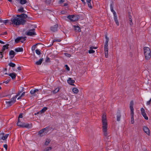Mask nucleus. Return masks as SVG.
<instances>
[{"mask_svg":"<svg viewBox=\"0 0 151 151\" xmlns=\"http://www.w3.org/2000/svg\"><path fill=\"white\" fill-rule=\"evenodd\" d=\"M102 129L104 132V135L106 136L108 135L107 127L108 124L107 121L106 115L104 114L102 117Z\"/></svg>","mask_w":151,"mask_h":151,"instance_id":"nucleus-1","label":"nucleus"},{"mask_svg":"<svg viewBox=\"0 0 151 151\" xmlns=\"http://www.w3.org/2000/svg\"><path fill=\"white\" fill-rule=\"evenodd\" d=\"M11 21L12 24L16 26L19 25L21 24H23L25 23V21L19 16L15 17L11 19Z\"/></svg>","mask_w":151,"mask_h":151,"instance_id":"nucleus-2","label":"nucleus"},{"mask_svg":"<svg viewBox=\"0 0 151 151\" xmlns=\"http://www.w3.org/2000/svg\"><path fill=\"white\" fill-rule=\"evenodd\" d=\"M143 49L145 58L147 60H150L151 58V52L150 49L147 47H145Z\"/></svg>","mask_w":151,"mask_h":151,"instance_id":"nucleus-3","label":"nucleus"},{"mask_svg":"<svg viewBox=\"0 0 151 151\" xmlns=\"http://www.w3.org/2000/svg\"><path fill=\"white\" fill-rule=\"evenodd\" d=\"M67 18L71 21L75 22L79 19V17L78 15H69L67 17Z\"/></svg>","mask_w":151,"mask_h":151,"instance_id":"nucleus-4","label":"nucleus"},{"mask_svg":"<svg viewBox=\"0 0 151 151\" xmlns=\"http://www.w3.org/2000/svg\"><path fill=\"white\" fill-rule=\"evenodd\" d=\"M41 91L40 89H35L32 90L30 92V93L34 96H36L37 94Z\"/></svg>","mask_w":151,"mask_h":151,"instance_id":"nucleus-5","label":"nucleus"},{"mask_svg":"<svg viewBox=\"0 0 151 151\" xmlns=\"http://www.w3.org/2000/svg\"><path fill=\"white\" fill-rule=\"evenodd\" d=\"M47 128L46 127L39 131L38 132V134L40 137L45 135L48 132V130H47Z\"/></svg>","mask_w":151,"mask_h":151,"instance_id":"nucleus-6","label":"nucleus"},{"mask_svg":"<svg viewBox=\"0 0 151 151\" xmlns=\"http://www.w3.org/2000/svg\"><path fill=\"white\" fill-rule=\"evenodd\" d=\"M16 101V99L14 97L12 98L9 101H6V103L9 106H10Z\"/></svg>","mask_w":151,"mask_h":151,"instance_id":"nucleus-7","label":"nucleus"},{"mask_svg":"<svg viewBox=\"0 0 151 151\" xmlns=\"http://www.w3.org/2000/svg\"><path fill=\"white\" fill-rule=\"evenodd\" d=\"M35 30V29H30L27 32L26 35L28 36H33L36 35Z\"/></svg>","mask_w":151,"mask_h":151,"instance_id":"nucleus-8","label":"nucleus"},{"mask_svg":"<svg viewBox=\"0 0 151 151\" xmlns=\"http://www.w3.org/2000/svg\"><path fill=\"white\" fill-rule=\"evenodd\" d=\"M143 130L144 132L148 135H150V130L146 126H144L143 127Z\"/></svg>","mask_w":151,"mask_h":151,"instance_id":"nucleus-9","label":"nucleus"},{"mask_svg":"<svg viewBox=\"0 0 151 151\" xmlns=\"http://www.w3.org/2000/svg\"><path fill=\"white\" fill-rule=\"evenodd\" d=\"M104 50L105 57L106 58L108 57V46L104 45Z\"/></svg>","mask_w":151,"mask_h":151,"instance_id":"nucleus-10","label":"nucleus"},{"mask_svg":"<svg viewBox=\"0 0 151 151\" xmlns=\"http://www.w3.org/2000/svg\"><path fill=\"white\" fill-rule=\"evenodd\" d=\"M58 24H56L53 26H52L50 27V29L51 31L53 32H55L58 30Z\"/></svg>","mask_w":151,"mask_h":151,"instance_id":"nucleus-11","label":"nucleus"},{"mask_svg":"<svg viewBox=\"0 0 151 151\" xmlns=\"http://www.w3.org/2000/svg\"><path fill=\"white\" fill-rule=\"evenodd\" d=\"M15 54L16 53L12 50H11L9 52V55L10 56L11 59L13 58Z\"/></svg>","mask_w":151,"mask_h":151,"instance_id":"nucleus-12","label":"nucleus"},{"mask_svg":"<svg viewBox=\"0 0 151 151\" xmlns=\"http://www.w3.org/2000/svg\"><path fill=\"white\" fill-rule=\"evenodd\" d=\"M87 3L88 4V7L91 9L93 6V2L92 1H87Z\"/></svg>","mask_w":151,"mask_h":151,"instance_id":"nucleus-13","label":"nucleus"},{"mask_svg":"<svg viewBox=\"0 0 151 151\" xmlns=\"http://www.w3.org/2000/svg\"><path fill=\"white\" fill-rule=\"evenodd\" d=\"M67 82L69 84L72 85H74L73 83H74L75 81L74 80H72L71 78H69L67 80Z\"/></svg>","mask_w":151,"mask_h":151,"instance_id":"nucleus-14","label":"nucleus"},{"mask_svg":"<svg viewBox=\"0 0 151 151\" xmlns=\"http://www.w3.org/2000/svg\"><path fill=\"white\" fill-rule=\"evenodd\" d=\"M17 16H19L20 18H22L23 19H24L26 22V20L25 19L27 17V15L25 14H22L20 15H18Z\"/></svg>","mask_w":151,"mask_h":151,"instance_id":"nucleus-15","label":"nucleus"},{"mask_svg":"<svg viewBox=\"0 0 151 151\" xmlns=\"http://www.w3.org/2000/svg\"><path fill=\"white\" fill-rule=\"evenodd\" d=\"M121 115L120 112L118 111L116 113L117 121H119L121 117Z\"/></svg>","mask_w":151,"mask_h":151,"instance_id":"nucleus-16","label":"nucleus"},{"mask_svg":"<svg viewBox=\"0 0 151 151\" xmlns=\"http://www.w3.org/2000/svg\"><path fill=\"white\" fill-rule=\"evenodd\" d=\"M22 127L29 128V125L27 123H23L22 124L21 127Z\"/></svg>","mask_w":151,"mask_h":151,"instance_id":"nucleus-17","label":"nucleus"},{"mask_svg":"<svg viewBox=\"0 0 151 151\" xmlns=\"http://www.w3.org/2000/svg\"><path fill=\"white\" fill-rule=\"evenodd\" d=\"M8 75L10 76L12 79H14L16 77L17 74L14 73H10Z\"/></svg>","mask_w":151,"mask_h":151,"instance_id":"nucleus-18","label":"nucleus"},{"mask_svg":"<svg viewBox=\"0 0 151 151\" xmlns=\"http://www.w3.org/2000/svg\"><path fill=\"white\" fill-rule=\"evenodd\" d=\"M9 46V44H6L5 45H4L3 46V47L2 48V49L1 50V51L3 52L6 49H7L9 48L8 46Z\"/></svg>","mask_w":151,"mask_h":151,"instance_id":"nucleus-19","label":"nucleus"},{"mask_svg":"<svg viewBox=\"0 0 151 151\" xmlns=\"http://www.w3.org/2000/svg\"><path fill=\"white\" fill-rule=\"evenodd\" d=\"M15 51L17 52H22L23 51V49L21 47H17L15 49Z\"/></svg>","mask_w":151,"mask_h":151,"instance_id":"nucleus-20","label":"nucleus"},{"mask_svg":"<svg viewBox=\"0 0 151 151\" xmlns=\"http://www.w3.org/2000/svg\"><path fill=\"white\" fill-rule=\"evenodd\" d=\"M43 60V58H41L38 61L36 62L35 64L37 65H40L41 64Z\"/></svg>","mask_w":151,"mask_h":151,"instance_id":"nucleus-21","label":"nucleus"},{"mask_svg":"<svg viewBox=\"0 0 151 151\" xmlns=\"http://www.w3.org/2000/svg\"><path fill=\"white\" fill-rule=\"evenodd\" d=\"M73 27L74 28V30L76 31L80 32L81 31V29L79 27L75 26H73Z\"/></svg>","mask_w":151,"mask_h":151,"instance_id":"nucleus-22","label":"nucleus"},{"mask_svg":"<svg viewBox=\"0 0 151 151\" xmlns=\"http://www.w3.org/2000/svg\"><path fill=\"white\" fill-rule=\"evenodd\" d=\"M110 9L111 12L113 13L114 15H115L116 13L113 9V6L112 4H111Z\"/></svg>","mask_w":151,"mask_h":151,"instance_id":"nucleus-23","label":"nucleus"},{"mask_svg":"<svg viewBox=\"0 0 151 151\" xmlns=\"http://www.w3.org/2000/svg\"><path fill=\"white\" fill-rule=\"evenodd\" d=\"M72 91L75 94H77L79 92L78 90L76 88H74L72 89Z\"/></svg>","mask_w":151,"mask_h":151,"instance_id":"nucleus-24","label":"nucleus"},{"mask_svg":"<svg viewBox=\"0 0 151 151\" xmlns=\"http://www.w3.org/2000/svg\"><path fill=\"white\" fill-rule=\"evenodd\" d=\"M60 90V88H55L54 90L52 91V92L53 93L55 94L58 93L59 91Z\"/></svg>","mask_w":151,"mask_h":151,"instance_id":"nucleus-25","label":"nucleus"},{"mask_svg":"<svg viewBox=\"0 0 151 151\" xmlns=\"http://www.w3.org/2000/svg\"><path fill=\"white\" fill-rule=\"evenodd\" d=\"M93 47H91L90 50L88 51V53L90 54L93 53L95 52V51L93 50Z\"/></svg>","mask_w":151,"mask_h":151,"instance_id":"nucleus-26","label":"nucleus"},{"mask_svg":"<svg viewBox=\"0 0 151 151\" xmlns=\"http://www.w3.org/2000/svg\"><path fill=\"white\" fill-rule=\"evenodd\" d=\"M106 40L105 42L104 45L105 46H108V43L109 41V38L107 37V36L105 37Z\"/></svg>","mask_w":151,"mask_h":151,"instance_id":"nucleus-27","label":"nucleus"},{"mask_svg":"<svg viewBox=\"0 0 151 151\" xmlns=\"http://www.w3.org/2000/svg\"><path fill=\"white\" fill-rule=\"evenodd\" d=\"M140 110L141 111L142 115H145V114H146L145 111V110L143 108H141Z\"/></svg>","mask_w":151,"mask_h":151,"instance_id":"nucleus-28","label":"nucleus"},{"mask_svg":"<svg viewBox=\"0 0 151 151\" xmlns=\"http://www.w3.org/2000/svg\"><path fill=\"white\" fill-rule=\"evenodd\" d=\"M134 105V102L133 101H130V103L129 107L130 109H134L133 106Z\"/></svg>","mask_w":151,"mask_h":151,"instance_id":"nucleus-29","label":"nucleus"},{"mask_svg":"<svg viewBox=\"0 0 151 151\" xmlns=\"http://www.w3.org/2000/svg\"><path fill=\"white\" fill-rule=\"evenodd\" d=\"M9 134H6L4 136H3L2 137H1V139L3 140H5L6 139L8 135H9Z\"/></svg>","mask_w":151,"mask_h":151,"instance_id":"nucleus-30","label":"nucleus"},{"mask_svg":"<svg viewBox=\"0 0 151 151\" xmlns=\"http://www.w3.org/2000/svg\"><path fill=\"white\" fill-rule=\"evenodd\" d=\"M47 109V107H44L40 111V112H41V113H44L45 111Z\"/></svg>","mask_w":151,"mask_h":151,"instance_id":"nucleus-31","label":"nucleus"},{"mask_svg":"<svg viewBox=\"0 0 151 151\" xmlns=\"http://www.w3.org/2000/svg\"><path fill=\"white\" fill-rule=\"evenodd\" d=\"M22 123V122H21L20 121L19 119H18V122L17 123V126L21 127Z\"/></svg>","mask_w":151,"mask_h":151,"instance_id":"nucleus-32","label":"nucleus"},{"mask_svg":"<svg viewBox=\"0 0 151 151\" xmlns=\"http://www.w3.org/2000/svg\"><path fill=\"white\" fill-rule=\"evenodd\" d=\"M21 38L20 37H18L15 40V42L16 43H18L20 41Z\"/></svg>","mask_w":151,"mask_h":151,"instance_id":"nucleus-33","label":"nucleus"},{"mask_svg":"<svg viewBox=\"0 0 151 151\" xmlns=\"http://www.w3.org/2000/svg\"><path fill=\"white\" fill-rule=\"evenodd\" d=\"M21 4H24L27 3V1H18Z\"/></svg>","mask_w":151,"mask_h":151,"instance_id":"nucleus-34","label":"nucleus"},{"mask_svg":"<svg viewBox=\"0 0 151 151\" xmlns=\"http://www.w3.org/2000/svg\"><path fill=\"white\" fill-rule=\"evenodd\" d=\"M50 140L49 139H47L46 140V142H45V145H47L50 143Z\"/></svg>","mask_w":151,"mask_h":151,"instance_id":"nucleus-35","label":"nucleus"},{"mask_svg":"<svg viewBox=\"0 0 151 151\" xmlns=\"http://www.w3.org/2000/svg\"><path fill=\"white\" fill-rule=\"evenodd\" d=\"M21 39L20 40V42L22 43H23L25 40V37H20Z\"/></svg>","mask_w":151,"mask_h":151,"instance_id":"nucleus-36","label":"nucleus"},{"mask_svg":"<svg viewBox=\"0 0 151 151\" xmlns=\"http://www.w3.org/2000/svg\"><path fill=\"white\" fill-rule=\"evenodd\" d=\"M130 109L131 116H134V109Z\"/></svg>","mask_w":151,"mask_h":151,"instance_id":"nucleus-37","label":"nucleus"},{"mask_svg":"<svg viewBox=\"0 0 151 151\" xmlns=\"http://www.w3.org/2000/svg\"><path fill=\"white\" fill-rule=\"evenodd\" d=\"M9 65L12 67H14L15 66V64L13 63H10L9 64Z\"/></svg>","mask_w":151,"mask_h":151,"instance_id":"nucleus-38","label":"nucleus"},{"mask_svg":"<svg viewBox=\"0 0 151 151\" xmlns=\"http://www.w3.org/2000/svg\"><path fill=\"white\" fill-rule=\"evenodd\" d=\"M129 20V24H130V25L131 26H132L133 25V22H132V19H130V20Z\"/></svg>","mask_w":151,"mask_h":151,"instance_id":"nucleus-39","label":"nucleus"},{"mask_svg":"<svg viewBox=\"0 0 151 151\" xmlns=\"http://www.w3.org/2000/svg\"><path fill=\"white\" fill-rule=\"evenodd\" d=\"M51 147H48L46 148L43 151H48L49 150H51L52 149Z\"/></svg>","mask_w":151,"mask_h":151,"instance_id":"nucleus-40","label":"nucleus"},{"mask_svg":"<svg viewBox=\"0 0 151 151\" xmlns=\"http://www.w3.org/2000/svg\"><path fill=\"white\" fill-rule=\"evenodd\" d=\"M134 116H131V122L132 124L134 123Z\"/></svg>","mask_w":151,"mask_h":151,"instance_id":"nucleus-41","label":"nucleus"},{"mask_svg":"<svg viewBox=\"0 0 151 151\" xmlns=\"http://www.w3.org/2000/svg\"><path fill=\"white\" fill-rule=\"evenodd\" d=\"M18 11L19 12H24V10L23 7H20L19 9H18Z\"/></svg>","mask_w":151,"mask_h":151,"instance_id":"nucleus-42","label":"nucleus"},{"mask_svg":"<svg viewBox=\"0 0 151 151\" xmlns=\"http://www.w3.org/2000/svg\"><path fill=\"white\" fill-rule=\"evenodd\" d=\"M36 53L38 55H40L41 53L40 51L38 50L37 49L35 50Z\"/></svg>","mask_w":151,"mask_h":151,"instance_id":"nucleus-43","label":"nucleus"},{"mask_svg":"<svg viewBox=\"0 0 151 151\" xmlns=\"http://www.w3.org/2000/svg\"><path fill=\"white\" fill-rule=\"evenodd\" d=\"M143 117L145 118V119L146 120H148V116H147L146 114H145V115H142Z\"/></svg>","mask_w":151,"mask_h":151,"instance_id":"nucleus-44","label":"nucleus"},{"mask_svg":"<svg viewBox=\"0 0 151 151\" xmlns=\"http://www.w3.org/2000/svg\"><path fill=\"white\" fill-rule=\"evenodd\" d=\"M65 55L68 57H70L71 56V55L68 53H65Z\"/></svg>","mask_w":151,"mask_h":151,"instance_id":"nucleus-45","label":"nucleus"},{"mask_svg":"<svg viewBox=\"0 0 151 151\" xmlns=\"http://www.w3.org/2000/svg\"><path fill=\"white\" fill-rule=\"evenodd\" d=\"M61 40L60 39H54L53 40V42H60Z\"/></svg>","mask_w":151,"mask_h":151,"instance_id":"nucleus-46","label":"nucleus"},{"mask_svg":"<svg viewBox=\"0 0 151 151\" xmlns=\"http://www.w3.org/2000/svg\"><path fill=\"white\" fill-rule=\"evenodd\" d=\"M45 61L47 62H50V58L48 57H47Z\"/></svg>","mask_w":151,"mask_h":151,"instance_id":"nucleus-47","label":"nucleus"},{"mask_svg":"<svg viewBox=\"0 0 151 151\" xmlns=\"http://www.w3.org/2000/svg\"><path fill=\"white\" fill-rule=\"evenodd\" d=\"M64 1H59L58 2V3L59 4H61V5H63L62 4L64 2Z\"/></svg>","mask_w":151,"mask_h":151,"instance_id":"nucleus-48","label":"nucleus"},{"mask_svg":"<svg viewBox=\"0 0 151 151\" xmlns=\"http://www.w3.org/2000/svg\"><path fill=\"white\" fill-rule=\"evenodd\" d=\"M114 21L117 20L118 19H117V17L116 14L115 15H114Z\"/></svg>","mask_w":151,"mask_h":151,"instance_id":"nucleus-49","label":"nucleus"},{"mask_svg":"<svg viewBox=\"0 0 151 151\" xmlns=\"http://www.w3.org/2000/svg\"><path fill=\"white\" fill-rule=\"evenodd\" d=\"M65 66L66 67V69L67 70L69 71L70 70V68L67 65H65Z\"/></svg>","mask_w":151,"mask_h":151,"instance_id":"nucleus-50","label":"nucleus"},{"mask_svg":"<svg viewBox=\"0 0 151 151\" xmlns=\"http://www.w3.org/2000/svg\"><path fill=\"white\" fill-rule=\"evenodd\" d=\"M0 55H1V56L0 57L2 59L3 58V52H0Z\"/></svg>","mask_w":151,"mask_h":151,"instance_id":"nucleus-51","label":"nucleus"},{"mask_svg":"<svg viewBox=\"0 0 151 151\" xmlns=\"http://www.w3.org/2000/svg\"><path fill=\"white\" fill-rule=\"evenodd\" d=\"M151 102V99H150V100L147 101V105H150V104Z\"/></svg>","mask_w":151,"mask_h":151,"instance_id":"nucleus-52","label":"nucleus"},{"mask_svg":"<svg viewBox=\"0 0 151 151\" xmlns=\"http://www.w3.org/2000/svg\"><path fill=\"white\" fill-rule=\"evenodd\" d=\"M20 93H18L14 97V98H15V99H16L17 98V96H19L20 95Z\"/></svg>","mask_w":151,"mask_h":151,"instance_id":"nucleus-53","label":"nucleus"},{"mask_svg":"<svg viewBox=\"0 0 151 151\" xmlns=\"http://www.w3.org/2000/svg\"><path fill=\"white\" fill-rule=\"evenodd\" d=\"M20 93H18L14 97V98H15V99H16L17 98V96H19L20 95Z\"/></svg>","mask_w":151,"mask_h":151,"instance_id":"nucleus-54","label":"nucleus"},{"mask_svg":"<svg viewBox=\"0 0 151 151\" xmlns=\"http://www.w3.org/2000/svg\"><path fill=\"white\" fill-rule=\"evenodd\" d=\"M114 21H115L116 24V25L117 26L119 25V23L118 20H115Z\"/></svg>","mask_w":151,"mask_h":151,"instance_id":"nucleus-55","label":"nucleus"},{"mask_svg":"<svg viewBox=\"0 0 151 151\" xmlns=\"http://www.w3.org/2000/svg\"><path fill=\"white\" fill-rule=\"evenodd\" d=\"M4 147L5 148L6 150L7 149V145L6 144H5L4 145Z\"/></svg>","mask_w":151,"mask_h":151,"instance_id":"nucleus-56","label":"nucleus"},{"mask_svg":"<svg viewBox=\"0 0 151 151\" xmlns=\"http://www.w3.org/2000/svg\"><path fill=\"white\" fill-rule=\"evenodd\" d=\"M66 13V11L65 10H63L61 11V13L62 14H65Z\"/></svg>","mask_w":151,"mask_h":151,"instance_id":"nucleus-57","label":"nucleus"},{"mask_svg":"<svg viewBox=\"0 0 151 151\" xmlns=\"http://www.w3.org/2000/svg\"><path fill=\"white\" fill-rule=\"evenodd\" d=\"M25 94V92H23L22 93V94L21 95V97H23V96H24Z\"/></svg>","mask_w":151,"mask_h":151,"instance_id":"nucleus-58","label":"nucleus"},{"mask_svg":"<svg viewBox=\"0 0 151 151\" xmlns=\"http://www.w3.org/2000/svg\"><path fill=\"white\" fill-rule=\"evenodd\" d=\"M35 46L34 45L33 46H32V50H35Z\"/></svg>","mask_w":151,"mask_h":151,"instance_id":"nucleus-59","label":"nucleus"},{"mask_svg":"<svg viewBox=\"0 0 151 151\" xmlns=\"http://www.w3.org/2000/svg\"><path fill=\"white\" fill-rule=\"evenodd\" d=\"M22 114H20L19 116L18 119H19V118H22Z\"/></svg>","mask_w":151,"mask_h":151,"instance_id":"nucleus-60","label":"nucleus"},{"mask_svg":"<svg viewBox=\"0 0 151 151\" xmlns=\"http://www.w3.org/2000/svg\"><path fill=\"white\" fill-rule=\"evenodd\" d=\"M68 5V3H64V4L62 5V6H67Z\"/></svg>","mask_w":151,"mask_h":151,"instance_id":"nucleus-61","label":"nucleus"},{"mask_svg":"<svg viewBox=\"0 0 151 151\" xmlns=\"http://www.w3.org/2000/svg\"><path fill=\"white\" fill-rule=\"evenodd\" d=\"M50 1H46V3L47 4H49L50 3Z\"/></svg>","mask_w":151,"mask_h":151,"instance_id":"nucleus-62","label":"nucleus"},{"mask_svg":"<svg viewBox=\"0 0 151 151\" xmlns=\"http://www.w3.org/2000/svg\"><path fill=\"white\" fill-rule=\"evenodd\" d=\"M9 81L8 80H7L5 82H4L3 83H6L7 84L9 83Z\"/></svg>","mask_w":151,"mask_h":151,"instance_id":"nucleus-63","label":"nucleus"},{"mask_svg":"<svg viewBox=\"0 0 151 151\" xmlns=\"http://www.w3.org/2000/svg\"><path fill=\"white\" fill-rule=\"evenodd\" d=\"M17 69L19 70H21V67L20 66H19L17 68Z\"/></svg>","mask_w":151,"mask_h":151,"instance_id":"nucleus-64","label":"nucleus"}]
</instances>
